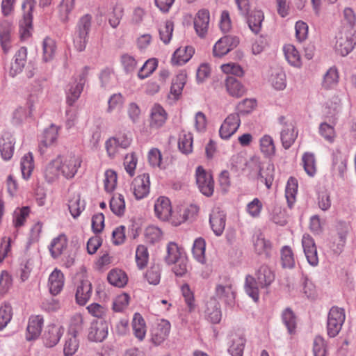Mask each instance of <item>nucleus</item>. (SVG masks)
Returning a JSON list of instances; mask_svg holds the SVG:
<instances>
[{
  "label": "nucleus",
  "mask_w": 356,
  "mask_h": 356,
  "mask_svg": "<svg viewBox=\"0 0 356 356\" xmlns=\"http://www.w3.org/2000/svg\"><path fill=\"white\" fill-rule=\"evenodd\" d=\"M209 24V12L202 9L198 11L194 19V28L197 34L203 38L207 33Z\"/></svg>",
  "instance_id": "5701e85b"
},
{
  "label": "nucleus",
  "mask_w": 356,
  "mask_h": 356,
  "mask_svg": "<svg viewBox=\"0 0 356 356\" xmlns=\"http://www.w3.org/2000/svg\"><path fill=\"white\" fill-rule=\"evenodd\" d=\"M85 202L81 200V196L79 193H73L71 195L68 200V209L74 218H76L80 216L81 212L85 209Z\"/></svg>",
  "instance_id": "c9c22d12"
},
{
  "label": "nucleus",
  "mask_w": 356,
  "mask_h": 356,
  "mask_svg": "<svg viewBox=\"0 0 356 356\" xmlns=\"http://www.w3.org/2000/svg\"><path fill=\"white\" fill-rule=\"evenodd\" d=\"M131 189L137 200H141L147 197L150 190L149 175L143 173L134 178L131 183Z\"/></svg>",
  "instance_id": "ddd939ff"
},
{
  "label": "nucleus",
  "mask_w": 356,
  "mask_h": 356,
  "mask_svg": "<svg viewBox=\"0 0 356 356\" xmlns=\"http://www.w3.org/2000/svg\"><path fill=\"white\" fill-rule=\"evenodd\" d=\"M44 325V318L40 315L31 316L29 318L26 339L28 341L36 339L41 334Z\"/></svg>",
  "instance_id": "a211bd4d"
},
{
  "label": "nucleus",
  "mask_w": 356,
  "mask_h": 356,
  "mask_svg": "<svg viewBox=\"0 0 356 356\" xmlns=\"http://www.w3.org/2000/svg\"><path fill=\"white\" fill-rule=\"evenodd\" d=\"M253 245L255 252L258 254L270 257L271 251V243L269 241L265 239L261 233L253 236Z\"/></svg>",
  "instance_id": "473e14b6"
},
{
  "label": "nucleus",
  "mask_w": 356,
  "mask_h": 356,
  "mask_svg": "<svg viewBox=\"0 0 356 356\" xmlns=\"http://www.w3.org/2000/svg\"><path fill=\"white\" fill-rule=\"evenodd\" d=\"M341 109V101L335 97L332 101L327 103L325 111V118L329 122H323L319 124V134L328 143H332L337 136L334 127L337 124V114Z\"/></svg>",
  "instance_id": "f03ea898"
},
{
  "label": "nucleus",
  "mask_w": 356,
  "mask_h": 356,
  "mask_svg": "<svg viewBox=\"0 0 356 356\" xmlns=\"http://www.w3.org/2000/svg\"><path fill=\"white\" fill-rule=\"evenodd\" d=\"M110 208L115 215L118 216H122L125 211L124 196L121 194L114 195L110 201Z\"/></svg>",
  "instance_id": "3c124183"
},
{
  "label": "nucleus",
  "mask_w": 356,
  "mask_h": 356,
  "mask_svg": "<svg viewBox=\"0 0 356 356\" xmlns=\"http://www.w3.org/2000/svg\"><path fill=\"white\" fill-rule=\"evenodd\" d=\"M65 283L63 273L58 269L55 268L49 275L48 280V287L51 294L56 296L62 291Z\"/></svg>",
  "instance_id": "412c9836"
},
{
  "label": "nucleus",
  "mask_w": 356,
  "mask_h": 356,
  "mask_svg": "<svg viewBox=\"0 0 356 356\" xmlns=\"http://www.w3.org/2000/svg\"><path fill=\"white\" fill-rule=\"evenodd\" d=\"M107 280L111 285L120 288L124 286L128 282L125 272L118 268L113 269L108 273Z\"/></svg>",
  "instance_id": "58836bf2"
},
{
  "label": "nucleus",
  "mask_w": 356,
  "mask_h": 356,
  "mask_svg": "<svg viewBox=\"0 0 356 356\" xmlns=\"http://www.w3.org/2000/svg\"><path fill=\"white\" fill-rule=\"evenodd\" d=\"M154 212L156 217L160 220H168L172 212L170 200L166 197H159L154 204Z\"/></svg>",
  "instance_id": "b1692460"
},
{
  "label": "nucleus",
  "mask_w": 356,
  "mask_h": 356,
  "mask_svg": "<svg viewBox=\"0 0 356 356\" xmlns=\"http://www.w3.org/2000/svg\"><path fill=\"white\" fill-rule=\"evenodd\" d=\"M30 209L28 207L17 208L13 213V225L15 227L23 226L29 217Z\"/></svg>",
  "instance_id": "4d7b16f0"
},
{
  "label": "nucleus",
  "mask_w": 356,
  "mask_h": 356,
  "mask_svg": "<svg viewBox=\"0 0 356 356\" xmlns=\"http://www.w3.org/2000/svg\"><path fill=\"white\" fill-rule=\"evenodd\" d=\"M281 264L284 268L291 269L295 267L296 260L293 252L291 247L285 245L280 251Z\"/></svg>",
  "instance_id": "49530a36"
},
{
  "label": "nucleus",
  "mask_w": 356,
  "mask_h": 356,
  "mask_svg": "<svg viewBox=\"0 0 356 356\" xmlns=\"http://www.w3.org/2000/svg\"><path fill=\"white\" fill-rule=\"evenodd\" d=\"M339 75L335 67H330L323 76V86L325 88L334 87L338 83Z\"/></svg>",
  "instance_id": "0e129e2a"
},
{
  "label": "nucleus",
  "mask_w": 356,
  "mask_h": 356,
  "mask_svg": "<svg viewBox=\"0 0 356 356\" xmlns=\"http://www.w3.org/2000/svg\"><path fill=\"white\" fill-rule=\"evenodd\" d=\"M65 329L63 326L52 324L47 326L43 335L44 346L48 348L55 346L64 334Z\"/></svg>",
  "instance_id": "f3484780"
},
{
  "label": "nucleus",
  "mask_w": 356,
  "mask_h": 356,
  "mask_svg": "<svg viewBox=\"0 0 356 356\" xmlns=\"http://www.w3.org/2000/svg\"><path fill=\"white\" fill-rule=\"evenodd\" d=\"M79 348V341L75 334L67 336L63 348L65 356H72Z\"/></svg>",
  "instance_id": "680f3d73"
},
{
  "label": "nucleus",
  "mask_w": 356,
  "mask_h": 356,
  "mask_svg": "<svg viewBox=\"0 0 356 356\" xmlns=\"http://www.w3.org/2000/svg\"><path fill=\"white\" fill-rule=\"evenodd\" d=\"M108 334V327L102 320L94 321L92 322L89 332L88 339L90 341L101 342Z\"/></svg>",
  "instance_id": "aec40b11"
},
{
  "label": "nucleus",
  "mask_w": 356,
  "mask_h": 356,
  "mask_svg": "<svg viewBox=\"0 0 356 356\" xmlns=\"http://www.w3.org/2000/svg\"><path fill=\"white\" fill-rule=\"evenodd\" d=\"M346 319L345 311L339 307H332L327 314V333L330 337H335L340 332Z\"/></svg>",
  "instance_id": "0eeeda50"
},
{
  "label": "nucleus",
  "mask_w": 356,
  "mask_h": 356,
  "mask_svg": "<svg viewBox=\"0 0 356 356\" xmlns=\"http://www.w3.org/2000/svg\"><path fill=\"white\" fill-rule=\"evenodd\" d=\"M226 216L218 208L214 209L210 214L209 222L216 236H220L225 227Z\"/></svg>",
  "instance_id": "4be33fe9"
},
{
  "label": "nucleus",
  "mask_w": 356,
  "mask_h": 356,
  "mask_svg": "<svg viewBox=\"0 0 356 356\" xmlns=\"http://www.w3.org/2000/svg\"><path fill=\"white\" fill-rule=\"evenodd\" d=\"M313 353L314 356H327V344L322 337L317 336L315 337L313 344Z\"/></svg>",
  "instance_id": "774afa93"
},
{
  "label": "nucleus",
  "mask_w": 356,
  "mask_h": 356,
  "mask_svg": "<svg viewBox=\"0 0 356 356\" xmlns=\"http://www.w3.org/2000/svg\"><path fill=\"white\" fill-rule=\"evenodd\" d=\"M124 8L120 4H115L111 13H108V20L110 26L114 29L117 28L122 18Z\"/></svg>",
  "instance_id": "5fc2aeb1"
},
{
  "label": "nucleus",
  "mask_w": 356,
  "mask_h": 356,
  "mask_svg": "<svg viewBox=\"0 0 356 356\" xmlns=\"http://www.w3.org/2000/svg\"><path fill=\"white\" fill-rule=\"evenodd\" d=\"M20 165L22 177L24 179H28L34 169V161L32 153L29 152L22 158Z\"/></svg>",
  "instance_id": "de8ad7c7"
},
{
  "label": "nucleus",
  "mask_w": 356,
  "mask_h": 356,
  "mask_svg": "<svg viewBox=\"0 0 356 356\" xmlns=\"http://www.w3.org/2000/svg\"><path fill=\"white\" fill-rule=\"evenodd\" d=\"M163 236L161 230L156 226H148L145 231V238L147 242L155 243L159 242Z\"/></svg>",
  "instance_id": "e2e57ef3"
},
{
  "label": "nucleus",
  "mask_w": 356,
  "mask_h": 356,
  "mask_svg": "<svg viewBox=\"0 0 356 356\" xmlns=\"http://www.w3.org/2000/svg\"><path fill=\"white\" fill-rule=\"evenodd\" d=\"M216 296L225 304L232 305L235 299V292L231 282L219 284L216 288Z\"/></svg>",
  "instance_id": "393cba45"
},
{
  "label": "nucleus",
  "mask_w": 356,
  "mask_h": 356,
  "mask_svg": "<svg viewBox=\"0 0 356 356\" xmlns=\"http://www.w3.org/2000/svg\"><path fill=\"white\" fill-rule=\"evenodd\" d=\"M205 316L211 323L216 324L220 323L222 318V312L220 304L214 298H211L207 302Z\"/></svg>",
  "instance_id": "c85d7f7f"
},
{
  "label": "nucleus",
  "mask_w": 356,
  "mask_h": 356,
  "mask_svg": "<svg viewBox=\"0 0 356 356\" xmlns=\"http://www.w3.org/2000/svg\"><path fill=\"white\" fill-rule=\"evenodd\" d=\"M35 5V0H24L22 8L23 10V18L19 22L21 37L26 39L31 35L33 29V10Z\"/></svg>",
  "instance_id": "1a4fd4ad"
},
{
  "label": "nucleus",
  "mask_w": 356,
  "mask_h": 356,
  "mask_svg": "<svg viewBox=\"0 0 356 356\" xmlns=\"http://www.w3.org/2000/svg\"><path fill=\"white\" fill-rule=\"evenodd\" d=\"M257 179L264 184L268 189L271 188L274 180V167L272 164L268 163L259 168Z\"/></svg>",
  "instance_id": "e433bc0d"
},
{
  "label": "nucleus",
  "mask_w": 356,
  "mask_h": 356,
  "mask_svg": "<svg viewBox=\"0 0 356 356\" xmlns=\"http://www.w3.org/2000/svg\"><path fill=\"white\" fill-rule=\"evenodd\" d=\"M145 278L149 284H159L161 280L160 266L156 264L151 266L145 274Z\"/></svg>",
  "instance_id": "052dcab7"
},
{
  "label": "nucleus",
  "mask_w": 356,
  "mask_h": 356,
  "mask_svg": "<svg viewBox=\"0 0 356 356\" xmlns=\"http://www.w3.org/2000/svg\"><path fill=\"white\" fill-rule=\"evenodd\" d=\"M58 162L59 159L56 157L44 166L43 175L48 183H53L57 181L61 175Z\"/></svg>",
  "instance_id": "c756f323"
},
{
  "label": "nucleus",
  "mask_w": 356,
  "mask_h": 356,
  "mask_svg": "<svg viewBox=\"0 0 356 356\" xmlns=\"http://www.w3.org/2000/svg\"><path fill=\"white\" fill-rule=\"evenodd\" d=\"M168 119V113L162 106L154 104L149 110V126L152 129L162 127Z\"/></svg>",
  "instance_id": "2eb2a0df"
},
{
  "label": "nucleus",
  "mask_w": 356,
  "mask_h": 356,
  "mask_svg": "<svg viewBox=\"0 0 356 356\" xmlns=\"http://www.w3.org/2000/svg\"><path fill=\"white\" fill-rule=\"evenodd\" d=\"M194 51L191 47L177 49L172 54L171 63L173 65H182L188 62Z\"/></svg>",
  "instance_id": "f704fd0d"
},
{
  "label": "nucleus",
  "mask_w": 356,
  "mask_h": 356,
  "mask_svg": "<svg viewBox=\"0 0 356 356\" xmlns=\"http://www.w3.org/2000/svg\"><path fill=\"white\" fill-rule=\"evenodd\" d=\"M14 139L11 136L3 138L0 141V152L3 160H10L14 153Z\"/></svg>",
  "instance_id": "37998d69"
},
{
  "label": "nucleus",
  "mask_w": 356,
  "mask_h": 356,
  "mask_svg": "<svg viewBox=\"0 0 356 356\" xmlns=\"http://www.w3.org/2000/svg\"><path fill=\"white\" fill-rule=\"evenodd\" d=\"M256 279L252 275H247L245 282V290L254 301L259 298V289L268 287L275 280L274 272L266 265L261 266L256 271Z\"/></svg>",
  "instance_id": "f257e3e1"
},
{
  "label": "nucleus",
  "mask_w": 356,
  "mask_h": 356,
  "mask_svg": "<svg viewBox=\"0 0 356 356\" xmlns=\"http://www.w3.org/2000/svg\"><path fill=\"white\" fill-rule=\"evenodd\" d=\"M27 60V49L24 47H20L15 54L10 65L9 74L12 76L22 72Z\"/></svg>",
  "instance_id": "6ab92c4d"
},
{
  "label": "nucleus",
  "mask_w": 356,
  "mask_h": 356,
  "mask_svg": "<svg viewBox=\"0 0 356 356\" xmlns=\"http://www.w3.org/2000/svg\"><path fill=\"white\" fill-rule=\"evenodd\" d=\"M298 186V181L296 178L290 177L289 179L285 189V197L290 208H292L296 202Z\"/></svg>",
  "instance_id": "79ce46f5"
},
{
  "label": "nucleus",
  "mask_w": 356,
  "mask_h": 356,
  "mask_svg": "<svg viewBox=\"0 0 356 356\" xmlns=\"http://www.w3.org/2000/svg\"><path fill=\"white\" fill-rule=\"evenodd\" d=\"M132 327L134 336L139 341H143L146 334V325L143 318L138 313H136L134 316Z\"/></svg>",
  "instance_id": "a19ab883"
},
{
  "label": "nucleus",
  "mask_w": 356,
  "mask_h": 356,
  "mask_svg": "<svg viewBox=\"0 0 356 356\" xmlns=\"http://www.w3.org/2000/svg\"><path fill=\"white\" fill-rule=\"evenodd\" d=\"M262 209V202L259 198L255 197L247 204L245 210L249 216L255 218L260 216Z\"/></svg>",
  "instance_id": "338daca9"
},
{
  "label": "nucleus",
  "mask_w": 356,
  "mask_h": 356,
  "mask_svg": "<svg viewBox=\"0 0 356 356\" xmlns=\"http://www.w3.org/2000/svg\"><path fill=\"white\" fill-rule=\"evenodd\" d=\"M171 325L167 320L162 319L151 330V341L155 346L161 345L169 337Z\"/></svg>",
  "instance_id": "f8f14e48"
},
{
  "label": "nucleus",
  "mask_w": 356,
  "mask_h": 356,
  "mask_svg": "<svg viewBox=\"0 0 356 356\" xmlns=\"http://www.w3.org/2000/svg\"><path fill=\"white\" fill-rule=\"evenodd\" d=\"M92 296V284L88 280H82L77 286L75 298L79 305H85Z\"/></svg>",
  "instance_id": "cd10ccee"
},
{
  "label": "nucleus",
  "mask_w": 356,
  "mask_h": 356,
  "mask_svg": "<svg viewBox=\"0 0 356 356\" xmlns=\"http://www.w3.org/2000/svg\"><path fill=\"white\" fill-rule=\"evenodd\" d=\"M179 150L185 154H188L193 150V136L191 133H185L180 136L178 142Z\"/></svg>",
  "instance_id": "13d9d810"
},
{
  "label": "nucleus",
  "mask_w": 356,
  "mask_h": 356,
  "mask_svg": "<svg viewBox=\"0 0 356 356\" xmlns=\"http://www.w3.org/2000/svg\"><path fill=\"white\" fill-rule=\"evenodd\" d=\"M92 16L89 14L82 16L76 25L73 35L74 47L78 51H83L86 47L88 40V33L91 29Z\"/></svg>",
  "instance_id": "7ed1b4c3"
},
{
  "label": "nucleus",
  "mask_w": 356,
  "mask_h": 356,
  "mask_svg": "<svg viewBox=\"0 0 356 356\" xmlns=\"http://www.w3.org/2000/svg\"><path fill=\"white\" fill-rule=\"evenodd\" d=\"M132 135L130 131L119 132L109 138L105 143V148L109 157H114L120 149H127L131 144Z\"/></svg>",
  "instance_id": "423d86ee"
},
{
  "label": "nucleus",
  "mask_w": 356,
  "mask_h": 356,
  "mask_svg": "<svg viewBox=\"0 0 356 356\" xmlns=\"http://www.w3.org/2000/svg\"><path fill=\"white\" fill-rule=\"evenodd\" d=\"M117 174L113 170H107L104 173V188L106 192H113L117 185Z\"/></svg>",
  "instance_id": "69168bd1"
},
{
  "label": "nucleus",
  "mask_w": 356,
  "mask_h": 356,
  "mask_svg": "<svg viewBox=\"0 0 356 356\" xmlns=\"http://www.w3.org/2000/svg\"><path fill=\"white\" fill-rule=\"evenodd\" d=\"M336 39V51L342 56L348 55L356 44V29H348L342 26Z\"/></svg>",
  "instance_id": "20e7f679"
},
{
  "label": "nucleus",
  "mask_w": 356,
  "mask_h": 356,
  "mask_svg": "<svg viewBox=\"0 0 356 356\" xmlns=\"http://www.w3.org/2000/svg\"><path fill=\"white\" fill-rule=\"evenodd\" d=\"M158 66V60L156 58H149L145 62L138 72V76L144 79L152 74Z\"/></svg>",
  "instance_id": "6e6d98bb"
},
{
  "label": "nucleus",
  "mask_w": 356,
  "mask_h": 356,
  "mask_svg": "<svg viewBox=\"0 0 356 356\" xmlns=\"http://www.w3.org/2000/svg\"><path fill=\"white\" fill-rule=\"evenodd\" d=\"M167 254L165 261L168 265L175 264L177 261L184 257V251L176 243L170 242L166 247Z\"/></svg>",
  "instance_id": "2f4dec72"
},
{
  "label": "nucleus",
  "mask_w": 356,
  "mask_h": 356,
  "mask_svg": "<svg viewBox=\"0 0 356 356\" xmlns=\"http://www.w3.org/2000/svg\"><path fill=\"white\" fill-rule=\"evenodd\" d=\"M302 246L307 261L309 265L316 267L318 264L317 248L313 238L307 234H305L302 238Z\"/></svg>",
  "instance_id": "4468645a"
},
{
  "label": "nucleus",
  "mask_w": 356,
  "mask_h": 356,
  "mask_svg": "<svg viewBox=\"0 0 356 356\" xmlns=\"http://www.w3.org/2000/svg\"><path fill=\"white\" fill-rule=\"evenodd\" d=\"M277 122L281 126L280 135L282 147L285 149H288L295 143L298 131L294 123L284 115L280 116L277 118Z\"/></svg>",
  "instance_id": "39448f33"
},
{
  "label": "nucleus",
  "mask_w": 356,
  "mask_h": 356,
  "mask_svg": "<svg viewBox=\"0 0 356 356\" xmlns=\"http://www.w3.org/2000/svg\"><path fill=\"white\" fill-rule=\"evenodd\" d=\"M58 127L51 124L44 131V139L39 145V150L41 154L45 152V148L54 144L58 136Z\"/></svg>",
  "instance_id": "72a5a7b5"
},
{
  "label": "nucleus",
  "mask_w": 356,
  "mask_h": 356,
  "mask_svg": "<svg viewBox=\"0 0 356 356\" xmlns=\"http://www.w3.org/2000/svg\"><path fill=\"white\" fill-rule=\"evenodd\" d=\"M241 124V120L238 113H232L229 115L222 124L219 134L222 138L228 139L238 129Z\"/></svg>",
  "instance_id": "dca6fc26"
},
{
  "label": "nucleus",
  "mask_w": 356,
  "mask_h": 356,
  "mask_svg": "<svg viewBox=\"0 0 356 356\" xmlns=\"http://www.w3.org/2000/svg\"><path fill=\"white\" fill-rule=\"evenodd\" d=\"M174 29L173 22L170 20L166 21L163 24L160 25L159 29L160 39L164 44H168L172 38Z\"/></svg>",
  "instance_id": "bf43d9fd"
},
{
  "label": "nucleus",
  "mask_w": 356,
  "mask_h": 356,
  "mask_svg": "<svg viewBox=\"0 0 356 356\" xmlns=\"http://www.w3.org/2000/svg\"><path fill=\"white\" fill-rule=\"evenodd\" d=\"M56 49V42L54 39L46 37L42 41V60L44 62L51 60L55 55Z\"/></svg>",
  "instance_id": "a18cd8bd"
},
{
  "label": "nucleus",
  "mask_w": 356,
  "mask_h": 356,
  "mask_svg": "<svg viewBox=\"0 0 356 356\" xmlns=\"http://www.w3.org/2000/svg\"><path fill=\"white\" fill-rule=\"evenodd\" d=\"M245 344V339L244 337L236 334H232L230 338L228 351L232 356H243Z\"/></svg>",
  "instance_id": "4c0bfd02"
},
{
  "label": "nucleus",
  "mask_w": 356,
  "mask_h": 356,
  "mask_svg": "<svg viewBox=\"0 0 356 356\" xmlns=\"http://www.w3.org/2000/svg\"><path fill=\"white\" fill-rule=\"evenodd\" d=\"M284 54L288 63L296 67L301 66V59L298 51L293 45H287L284 47Z\"/></svg>",
  "instance_id": "8fccbe9b"
},
{
  "label": "nucleus",
  "mask_w": 356,
  "mask_h": 356,
  "mask_svg": "<svg viewBox=\"0 0 356 356\" xmlns=\"http://www.w3.org/2000/svg\"><path fill=\"white\" fill-rule=\"evenodd\" d=\"M61 175L66 179H72L76 174L81 167V159L74 154L58 156Z\"/></svg>",
  "instance_id": "6e6552de"
},
{
  "label": "nucleus",
  "mask_w": 356,
  "mask_h": 356,
  "mask_svg": "<svg viewBox=\"0 0 356 356\" xmlns=\"http://www.w3.org/2000/svg\"><path fill=\"white\" fill-rule=\"evenodd\" d=\"M302 163L305 172L310 177L316 173V161L314 154L305 152L302 156Z\"/></svg>",
  "instance_id": "c03bdc74"
},
{
  "label": "nucleus",
  "mask_w": 356,
  "mask_h": 356,
  "mask_svg": "<svg viewBox=\"0 0 356 356\" xmlns=\"http://www.w3.org/2000/svg\"><path fill=\"white\" fill-rule=\"evenodd\" d=\"M239 43L238 37L227 35L220 38L214 44L213 54L215 57L220 58L237 47Z\"/></svg>",
  "instance_id": "9b49d317"
},
{
  "label": "nucleus",
  "mask_w": 356,
  "mask_h": 356,
  "mask_svg": "<svg viewBox=\"0 0 356 356\" xmlns=\"http://www.w3.org/2000/svg\"><path fill=\"white\" fill-rule=\"evenodd\" d=\"M67 246V236L64 234H60L51 240L48 248L51 256L54 259H57L63 254Z\"/></svg>",
  "instance_id": "bb28decb"
},
{
  "label": "nucleus",
  "mask_w": 356,
  "mask_h": 356,
  "mask_svg": "<svg viewBox=\"0 0 356 356\" xmlns=\"http://www.w3.org/2000/svg\"><path fill=\"white\" fill-rule=\"evenodd\" d=\"M244 17L246 18L251 31L255 34L259 33L261 31L262 22L264 19V13L261 10H254L250 14L248 13L247 16Z\"/></svg>",
  "instance_id": "7c9ffc66"
},
{
  "label": "nucleus",
  "mask_w": 356,
  "mask_h": 356,
  "mask_svg": "<svg viewBox=\"0 0 356 356\" xmlns=\"http://www.w3.org/2000/svg\"><path fill=\"white\" fill-rule=\"evenodd\" d=\"M205 241L202 238H198L195 240L192 249L194 258L200 264H204L205 258Z\"/></svg>",
  "instance_id": "09e8293b"
},
{
  "label": "nucleus",
  "mask_w": 356,
  "mask_h": 356,
  "mask_svg": "<svg viewBox=\"0 0 356 356\" xmlns=\"http://www.w3.org/2000/svg\"><path fill=\"white\" fill-rule=\"evenodd\" d=\"M75 0H62L58 6L59 18L63 22H67L69 15L74 8Z\"/></svg>",
  "instance_id": "864d4df0"
},
{
  "label": "nucleus",
  "mask_w": 356,
  "mask_h": 356,
  "mask_svg": "<svg viewBox=\"0 0 356 356\" xmlns=\"http://www.w3.org/2000/svg\"><path fill=\"white\" fill-rule=\"evenodd\" d=\"M259 149L264 156L270 158L275 154V145L273 138L265 134L259 139Z\"/></svg>",
  "instance_id": "ea45409f"
},
{
  "label": "nucleus",
  "mask_w": 356,
  "mask_h": 356,
  "mask_svg": "<svg viewBox=\"0 0 356 356\" xmlns=\"http://www.w3.org/2000/svg\"><path fill=\"white\" fill-rule=\"evenodd\" d=\"M136 263L139 269H143L149 261V252L144 245H139L136 250Z\"/></svg>",
  "instance_id": "603ef678"
},
{
  "label": "nucleus",
  "mask_w": 356,
  "mask_h": 356,
  "mask_svg": "<svg viewBox=\"0 0 356 356\" xmlns=\"http://www.w3.org/2000/svg\"><path fill=\"white\" fill-rule=\"evenodd\" d=\"M348 156L340 151H337L333 154L332 170L334 174H337L341 177H344L347 170Z\"/></svg>",
  "instance_id": "a878e982"
},
{
  "label": "nucleus",
  "mask_w": 356,
  "mask_h": 356,
  "mask_svg": "<svg viewBox=\"0 0 356 356\" xmlns=\"http://www.w3.org/2000/svg\"><path fill=\"white\" fill-rule=\"evenodd\" d=\"M196 183L200 191L205 196L210 197L214 192L213 176L202 166L196 168Z\"/></svg>",
  "instance_id": "9d476101"
}]
</instances>
